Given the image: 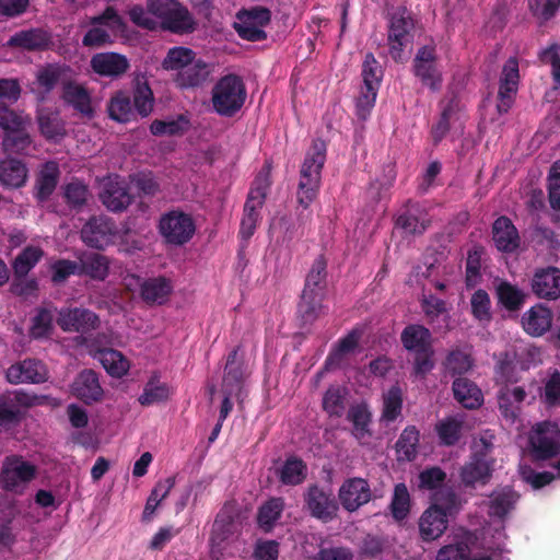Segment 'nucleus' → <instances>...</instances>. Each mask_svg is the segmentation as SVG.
Returning a JSON list of instances; mask_svg holds the SVG:
<instances>
[{
  "label": "nucleus",
  "mask_w": 560,
  "mask_h": 560,
  "mask_svg": "<svg viewBox=\"0 0 560 560\" xmlns=\"http://www.w3.org/2000/svg\"><path fill=\"white\" fill-rule=\"evenodd\" d=\"M530 285L537 298L548 301L557 300L560 298V269L551 266L537 269Z\"/></svg>",
  "instance_id": "20"
},
{
  "label": "nucleus",
  "mask_w": 560,
  "mask_h": 560,
  "mask_svg": "<svg viewBox=\"0 0 560 560\" xmlns=\"http://www.w3.org/2000/svg\"><path fill=\"white\" fill-rule=\"evenodd\" d=\"M551 324L552 313L548 307L542 306L541 304L530 307L522 316V326L524 330L533 337L542 336L550 329Z\"/></svg>",
  "instance_id": "28"
},
{
  "label": "nucleus",
  "mask_w": 560,
  "mask_h": 560,
  "mask_svg": "<svg viewBox=\"0 0 560 560\" xmlns=\"http://www.w3.org/2000/svg\"><path fill=\"white\" fill-rule=\"evenodd\" d=\"M175 486V477L171 476L167 477L164 480H160L155 483L154 488L152 489L144 510H143V520L149 521L152 516V514L155 512L160 503L167 498L171 490Z\"/></svg>",
  "instance_id": "52"
},
{
  "label": "nucleus",
  "mask_w": 560,
  "mask_h": 560,
  "mask_svg": "<svg viewBox=\"0 0 560 560\" xmlns=\"http://www.w3.org/2000/svg\"><path fill=\"white\" fill-rule=\"evenodd\" d=\"M89 196L88 186L78 179L71 180L63 187V197L72 209H81L86 203Z\"/></svg>",
  "instance_id": "60"
},
{
  "label": "nucleus",
  "mask_w": 560,
  "mask_h": 560,
  "mask_svg": "<svg viewBox=\"0 0 560 560\" xmlns=\"http://www.w3.org/2000/svg\"><path fill=\"white\" fill-rule=\"evenodd\" d=\"M234 28L237 35L248 42H261L267 38L264 27L271 21V12L265 7H253L237 13Z\"/></svg>",
  "instance_id": "8"
},
{
  "label": "nucleus",
  "mask_w": 560,
  "mask_h": 560,
  "mask_svg": "<svg viewBox=\"0 0 560 560\" xmlns=\"http://www.w3.org/2000/svg\"><path fill=\"white\" fill-rule=\"evenodd\" d=\"M34 474V466L22 457H8L3 463L0 482L8 491L21 492Z\"/></svg>",
  "instance_id": "14"
},
{
  "label": "nucleus",
  "mask_w": 560,
  "mask_h": 560,
  "mask_svg": "<svg viewBox=\"0 0 560 560\" xmlns=\"http://www.w3.org/2000/svg\"><path fill=\"white\" fill-rule=\"evenodd\" d=\"M471 314L479 322L491 320V301L487 291L479 289L470 299Z\"/></svg>",
  "instance_id": "64"
},
{
  "label": "nucleus",
  "mask_w": 560,
  "mask_h": 560,
  "mask_svg": "<svg viewBox=\"0 0 560 560\" xmlns=\"http://www.w3.org/2000/svg\"><path fill=\"white\" fill-rule=\"evenodd\" d=\"M347 420L352 423L351 434L360 445H365L372 438V413L366 404H357L349 408Z\"/></svg>",
  "instance_id": "27"
},
{
  "label": "nucleus",
  "mask_w": 560,
  "mask_h": 560,
  "mask_svg": "<svg viewBox=\"0 0 560 560\" xmlns=\"http://www.w3.org/2000/svg\"><path fill=\"white\" fill-rule=\"evenodd\" d=\"M492 241L501 253H514L521 245V237L512 220L501 215L492 223Z\"/></svg>",
  "instance_id": "23"
},
{
  "label": "nucleus",
  "mask_w": 560,
  "mask_h": 560,
  "mask_svg": "<svg viewBox=\"0 0 560 560\" xmlns=\"http://www.w3.org/2000/svg\"><path fill=\"white\" fill-rule=\"evenodd\" d=\"M108 116L118 122H129L136 119L132 102L126 91H117L107 105Z\"/></svg>",
  "instance_id": "39"
},
{
  "label": "nucleus",
  "mask_w": 560,
  "mask_h": 560,
  "mask_svg": "<svg viewBox=\"0 0 560 560\" xmlns=\"http://www.w3.org/2000/svg\"><path fill=\"white\" fill-rule=\"evenodd\" d=\"M327 259L324 255H319L312 264L310 271L306 275L305 283L302 292L318 294L325 296L327 287Z\"/></svg>",
  "instance_id": "37"
},
{
  "label": "nucleus",
  "mask_w": 560,
  "mask_h": 560,
  "mask_svg": "<svg viewBox=\"0 0 560 560\" xmlns=\"http://www.w3.org/2000/svg\"><path fill=\"white\" fill-rule=\"evenodd\" d=\"M35 266V248L26 247L13 261L14 282L12 290L15 294L26 295L34 287V280H26L28 272Z\"/></svg>",
  "instance_id": "24"
},
{
  "label": "nucleus",
  "mask_w": 560,
  "mask_h": 560,
  "mask_svg": "<svg viewBox=\"0 0 560 560\" xmlns=\"http://www.w3.org/2000/svg\"><path fill=\"white\" fill-rule=\"evenodd\" d=\"M411 500L408 488L405 483H397L394 487V493L389 504L393 518L396 522H402L410 513Z\"/></svg>",
  "instance_id": "53"
},
{
  "label": "nucleus",
  "mask_w": 560,
  "mask_h": 560,
  "mask_svg": "<svg viewBox=\"0 0 560 560\" xmlns=\"http://www.w3.org/2000/svg\"><path fill=\"white\" fill-rule=\"evenodd\" d=\"M246 97V85L243 79L234 73L223 75L212 88V106L222 117H233L244 106Z\"/></svg>",
  "instance_id": "3"
},
{
  "label": "nucleus",
  "mask_w": 560,
  "mask_h": 560,
  "mask_svg": "<svg viewBox=\"0 0 560 560\" xmlns=\"http://www.w3.org/2000/svg\"><path fill=\"white\" fill-rule=\"evenodd\" d=\"M90 66L93 72L101 77L117 79L129 70L130 62L125 55L106 51L92 56Z\"/></svg>",
  "instance_id": "18"
},
{
  "label": "nucleus",
  "mask_w": 560,
  "mask_h": 560,
  "mask_svg": "<svg viewBox=\"0 0 560 560\" xmlns=\"http://www.w3.org/2000/svg\"><path fill=\"white\" fill-rule=\"evenodd\" d=\"M171 293L172 283L163 276L149 278L140 287V295L148 304H162Z\"/></svg>",
  "instance_id": "36"
},
{
  "label": "nucleus",
  "mask_w": 560,
  "mask_h": 560,
  "mask_svg": "<svg viewBox=\"0 0 560 560\" xmlns=\"http://www.w3.org/2000/svg\"><path fill=\"white\" fill-rule=\"evenodd\" d=\"M387 45L392 59L405 60L404 50L411 45L415 37V20L405 7H398L387 15Z\"/></svg>",
  "instance_id": "4"
},
{
  "label": "nucleus",
  "mask_w": 560,
  "mask_h": 560,
  "mask_svg": "<svg viewBox=\"0 0 560 560\" xmlns=\"http://www.w3.org/2000/svg\"><path fill=\"white\" fill-rule=\"evenodd\" d=\"M400 341L408 352L416 353L432 347V335L423 325L409 324L402 329Z\"/></svg>",
  "instance_id": "32"
},
{
  "label": "nucleus",
  "mask_w": 560,
  "mask_h": 560,
  "mask_svg": "<svg viewBox=\"0 0 560 560\" xmlns=\"http://www.w3.org/2000/svg\"><path fill=\"white\" fill-rule=\"evenodd\" d=\"M404 395L399 385H393L383 394V409L381 420L385 422H394L402 411Z\"/></svg>",
  "instance_id": "48"
},
{
  "label": "nucleus",
  "mask_w": 560,
  "mask_h": 560,
  "mask_svg": "<svg viewBox=\"0 0 560 560\" xmlns=\"http://www.w3.org/2000/svg\"><path fill=\"white\" fill-rule=\"evenodd\" d=\"M396 228L409 235H421L430 225L428 213L418 202L408 200L395 221Z\"/></svg>",
  "instance_id": "19"
},
{
  "label": "nucleus",
  "mask_w": 560,
  "mask_h": 560,
  "mask_svg": "<svg viewBox=\"0 0 560 560\" xmlns=\"http://www.w3.org/2000/svg\"><path fill=\"white\" fill-rule=\"evenodd\" d=\"M489 515L503 520L514 510L520 494L510 486L495 488L490 494Z\"/></svg>",
  "instance_id": "31"
},
{
  "label": "nucleus",
  "mask_w": 560,
  "mask_h": 560,
  "mask_svg": "<svg viewBox=\"0 0 560 560\" xmlns=\"http://www.w3.org/2000/svg\"><path fill=\"white\" fill-rule=\"evenodd\" d=\"M520 70L518 60L510 57L502 68L499 80L497 110L499 114H506L514 104L518 90Z\"/></svg>",
  "instance_id": "12"
},
{
  "label": "nucleus",
  "mask_w": 560,
  "mask_h": 560,
  "mask_svg": "<svg viewBox=\"0 0 560 560\" xmlns=\"http://www.w3.org/2000/svg\"><path fill=\"white\" fill-rule=\"evenodd\" d=\"M450 515L435 506H429L419 518V533L424 541L441 537L448 526Z\"/></svg>",
  "instance_id": "26"
},
{
  "label": "nucleus",
  "mask_w": 560,
  "mask_h": 560,
  "mask_svg": "<svg viewBox=\"0 0 560 560\" xmlns=\"http://www.w3.org/2000/svg\"><path fill=\"white\" fill-rule=\"evenodd\" d=\"M378 90L380 88L372 86L371 84H363L361 88L355 102V112L360 119L365 120L370 116L371 110L375 105Z\"/></svg>",
  "instance_id": "62"
},
{
  "label": "nucleus",
  "mask_w": 560,
  "mask_h": 560,
  "mask_svg": "<svg viewBox=\"0 0 560 560\" xmlns=\"http://www.w3.org/2000/svg\"><path fill=\"white\" fill-rule=\"evenodd\" d=\"M117 233L115 222L105 215L92 217L81 230L82 241L92 248L104 249L114 242Z\"/></svg>",
  "instance_id": "11"
},
{
  "label": "nucleus",
  "mask_w": 560,
  "mask_h": 560,
  "mask_svg": "<svg viewBox=\"0 0 560 560\" xmlns=\"http://www.w3.org/2000/svg\"><path fill=\"white\" fill-rule=\"evenodd\" d=\"M296 197V206L294 208L295 213V222L299 229L302 230V235L304 234V229L311 225L313 221V211L311 209V205L318 198V196L313 195H302L295 192Z\"/></svg>",
  "instance_id": "58"
},
{
  "label": "nucleus",
  "mask_w": 560,
  "mask_h": 560,
  "mask_svg": "<svg viewBox=\"0 0 560 560\" xmlns=\"http://www.w3.org/2000/svg\"><path fill=\"white\" fill-rule=\"evenodd\" d=\"M412 72L422 86L431 92H438L442 88L443 77L438 67L435 46L424 45L420 47L412 60Z\"/></svg>",
  "instance_id": "7"
},
{
  "label": "nucleus",
  "mask_w": 560,
  "mask_h": 560,
  "mask_svg": "<svg viewBox=\"0 0 560 560\" xmlns=\"http://www.w3.org/2000/svg\"><path fill=\"white\" fill-rule=\"evenodd\" d=\"M326 143L320 139L313 141L300 168L298 194L318 196L322 186V171L326 162Z\"/></svg>",
  "instance_id": "5"
},
{
  "label": "nucleus",
  "mask_w": 560,
  "mask_h": 560,
  "mask_svg": "<svg viewBox=\"0 0 560 560\" xmlns=\"http://www.w3.org/2000/svg\"><path fill=\"white\" fill-rule=\"evenodd\" d=\"M454 398L466 409H477L483 402L480 388L466 377H457L453 382Z\"/></svg>",
  "instance_id": "33"
},
{
  "label": "nucleus",
  "mask_w": 560,
  "mask_h": 560,
  "mask_svg": "<svg viewBox=\"0 0 560 560\" xmlns=\"http://www.w3.org/2000/svg\"><path fill=\"white\" fill-rule=\"evenodd\" d=\"M102 203L112 212L126 210L133 201L128 183L116 176L108 178L100 192Z\"/></svg>",
  "instance_id": "16"
},
{
  "label": "nucleus",
  "mask_w": 560,
  "mask_h": 560,
  "mask_svg": "<svg viewBox=\"0 0 560 560\" xmlns=\"http://www.w3.org/2000/svg\"><path fill=\"white\" fill-rule=\"evenodd\" d=\"M158 230L164 244L183 246L194 237L196 223L191 214L180 209H172L161 214Z\"/></svg>",
  "instance_id": "6"
},
{
  "label": "nucleus",
  "mask_w": 560,
  "mask_h": 560,
  "mask_svg": "<svg viewBox=\"0 0 560 560\" xmlns=\"http://www.w3.org/2000/svg\"><path fill=\"white\" fill-rule=\"evenodd\" d=\"M363 84L380 88L383 79V68L372 52L364 56L362 63Z\"/></svg>",
  "instance_id": "63"
},
{
  "label": "nucleus",
  "mask_w": 560,
  "mask_h": 560,
  "mask_svg": "<svg viewBox=\"0 0 560 560\" xmlns=\"http://www.w3.org/2000/svg\"><path fill=\"white\" fill-rule=\"evenodd\" d=\"M498 302L508 311L516 312L521 310L525 302V294L516 285L508 281H502L495 289Z\"/></svg>",
  "instance_id": "49"
},
{
  "label": "nucleus",
  "mask_w": 560,
  "mask_h": 560,
  "mask_svg": "<svg viewBox=\"0 0 560 560\" xmlns=\"http://www.w3.org/2000/svg\"><path fill=\"white\" fill-rule=\"evenodd\" d=\"M348 392L339 385H331L324 393L322 407L330 418H341L346 411Z\"/></svg>",
  "instance_id": "45"
},
{
  "label": "nucleus",
  "mask_w": 560,
  "mask_h": 560,
  "mask_svg": "<svg viewBox=\"0 0 560 560\" xmlns=\"http://www.w3.org/2000/svg\"><path fill=\"white\" fill-rule=\"evenodd\" d=\"M241 347L233 348L228 357L222 380V392L238 396L245 380L244 360L238 358Z\"/></svg>",
  "instance_id": "22"
},
{
  "label": "nucleus",
  "mask_w": 560,
  "mask_h": 560,
  "mask_svg": "<svg viewBox=\"0 0 560 560\" xmlns=\"http://www.w3.org/2000/svg\"><path fill=\"white\" fill-rule=\"evenodd\" d=\"M304 506L312 517L323 523H329L338 516L339 504L334 493L318 485L308 486L304 493Z\"/></svg>",
  "instance_id": "10"
},
{
  "label": "nucleus",
  "mask_w": 560,
  "mask_h": 560,
  "mask_svg": "<svg viewBox=\"0 0 560 560\" xmlns=\"http://www.w3.org/2000/svg\"><path fill=\"white\" fill-rule=\"evenodd\" d=\"M26 125L27 120L22 115L0 107V127L5 131L2 145L5 151L19 153L30 144Z\"/></svg>",
  "instance_id": "9"
},
{
  "label": "nucleus",
  "mask_w": 560,
  "mask_h": 560,
  "mask_svg": "<svg viewBox=\"0 0 560 560\" xmlns=\"http://www.w3.org/2000/svg\"><path fill=\"white\" fill-rule=\"evenodd\" d=\"M163 31L177 35L190 34L196 30L197 23L187 8L179 1L174 5L164 22H160Z\"/></svg>",
  "instance_id": "30"
},
{
  "label": "nucleus",
  "mask_w": 560,
  "mask_h": 560,
  "mask_svg": "<svg viewBox=\"0 0 560 560\" xmlns=\"http://www.w3.org/2000/svg\"><path fill=\"white\" fill-rule=\"evenodd\" d=\"M420 441V432L415 425L406 427L400 433L396 444V453L398 459L412 462L418 455V445Z\"/></svg>",
  "instance_id": "42"
},
{
  "label": "nucleus",
  "mask_w": 560,
  "mask_h": 560,
  "mask_svg": "<svg viewBox=\"0 0 560 560\" xmlns=\"http://www.w3.org/2000/svg\"><path fill=\"white\" fill-rule=\"evenodd\" d=\"M338 498L342 508L352 513L371 501L372 490L366 479L348 478L340 486Z\"/></svg>",
  "instance_id": "15"
},
{
  "label": "nucleus",
  "mask_w": 560,
  "mask_h": 560,
  "mask_svg": "<svg viewBox=\"0 0 560 560\" xmlns=\"http://www.w3.org/2000/svg\"><path fill=\"white\" fill-rule=\"evenodd\" d=\"M27 178L25 165L14 159H5L0 162V183L10 188L23 186Z\"/></svg>",
  "instance_id": "40"
},
{
  "label": "nucleus",
  "mask_w": 560,
  "mask_h": 560,
  "mask_svg": "<svg viewBox=\"0 0 560 560\" xmlns=\"http://www.w3.org/2000/svg\"><path fill=\"white\" fill-rule=\"evenodd\" d=\"M483 249L475 246L469 249L466 258V277L465 283L467 288H475L481 281V256Z\"/></svg>",
  "instance_id": "56"
},
{
  "label": "nucleus",
  "mask_w": 560,
  "mask_h": 560,
  "mask_svg": "<svg viewBox=\"0 0 560 560\" xmlns=\"http://www.w3.org/2000/svg\"><path fill=\"white\" fill-rule=\"evenodd\" d=\"M97 359L106 372L114 377H122L129 371V361L118 350L107 348L97 352Z\"/></svg>",
  "instance_id": "44"
},
{
  "label": "nucleus",
  "mask_w": 560,
  "mask_h": 560,
  "mask_svg": "<svg viewBox=\"0 0 560 560\" xmlns=\"http://www.w3.org/2000/svg\"><path fill=\"white\" fill-rule=\"evenodd\" d=\"M133 103L132 107L141 117H148L154 106L152 89L144 74H137L133 79Z\"/></svg>",
  "instance_id": "34"
},
{
  "label": "nucleus",
  "mask_w": 560,
  "mask_h": 560,
  "mask_svg": "<svg viewBox=\"0 0 560 560\" xmlns=\"http://www.w3.org/2000/svg\"><path fill=\"white\" fill-rule=\"evenodd\" d=\"M269 170L259 172L254 178L243 209V217L238 235L247 242L255 233L260 220L262 209L271 187Z\"/></svg>",
  "instance_id": "1"
},
{
  "label": "nucleus",
  "mask_w": 560,
  "mask_h": 560,
  "mask_svg": "<svg viewBox=\"0 0 560 560\" xmlns=\"http://www.w3.org/2000/svg\"><path fill=\"white\" fill-rule=\"evenodd\" d=\"M61 100L85 116L93 115L91 95L88 89L78 83L73 78L62 89Z\"/></svg>",
  "instance_id": "29"
},
{
  "label": "nucleus",
  "mask_w": 560,
  "mask_h": 560,
  "mask_svg": "<svg viewBox=\"0 0 560 560\" xmlns=\"http://www.w3.org/2000/svg\"><path fill=\"white\" fill-rule=\"evenodd\" d=\"M197 58L196 51L184 46H175L168 49L162 61L165 71L179 73Z\"/></svg>",
  "instance_id": "46"
},
{
  "label": "nucleus",
  "mask_w": 560,
  "mask_h": 560,
  "mask_svg": "<svg viewBox=\"0 0 560 560\" xmlns=\"http://www.w3.org/2000/svg\"><path fill=\"white\" fill-rule=\"evenodd\" d=\"M37 125L40 133L55 143L60 142L66 136L65 124L58 116H39Z\"/></svg>",
  "instance_id": "57"
},
{
  "label": "nucleus",
  "mask_w": 560,
  "mask_h": 560,
  "mask_svg": "<svg viewBox=\"0 0 560 560\" xmlns=\"http://www.w3.org/2000/svg\"><path fill=\"white\" fill-rule=\"evenodd\" d=\"M284 510V500L280 497L270 498L257 512L258 526L265 532L269 533L275 527L278 520L281 517Z\"/></svg>",
  "instance_id": "43"
},
{
  "label": "nucleus",
  "mask_w": 560,
  "mask_h": 560,
  "mask_svg": "<svg viewBox=\"0 0 560 560\" xmlns=\"http://www.w3.org/2000/svg\"><path fill=\"white\" fill-rule=\"evenodd\" d=\"M73 78V70L65 63H48L37 73V84L51 91L57 84L66 86Z\"/></svg>",
  "instance_id": "35"
},
{
  "label": "nucleus",
  "mask_w": 560,
  "mask_h": 560,
  "mask_svg": "<svg viewBox=\"0 0 560 560\" xmlns=\"http://www.w3.org/2000/svg\"><path fill=\"white\" fill-rule=\"evenodd\" d=\"M277 476L284 486H299L307 477V465L302 458L291 455L278 469Z\"/></svg>",
  "instance_id": "38"
},
{
  "label": "nucleus",
  "mask_w": 560,
  "mask_h": 560,
  "mask_svg": "<svg viewBox=\"0 0 560 560\" xmlns=\"http://www.w3.org/2000/svg\"><path fill=\"white\" fill-rule=\"evenodd\" d=\"M59 176L60 171L56 162L49 161L45 163L40 171L39 185L37 187V199H46L54 192Z\"/></svg>",
  "instance_id": "54"
},
{
  "label": "nucleus",
  "mask_w": 560,
  "mask_h": 560,
  "mask_svg": "<svg viewBox=\"0 0 560 560\" xmlns=\"http://www.w3.org/2000/svg\"><path fill=\"white\" fill-rule=\"evenodd\" d=\"M57 324L63 331L88 334L100 326V317L83 307H66L58 313Z\"/></svg>",
  "instance_id": "13"
},
{
  "label": "nucleus",
  "mask_w": 560,
  "mask_h": 560,
  "mask_svg": "<svg viewBox=\"0 0 560 560\" xmlns=\"http://www.w3.org/2000/svg\"><path fill=\"white\" fill-rule=\"evenodd\" d=\"M71 390L72 395L85 405L101 401L104 395L98 374L91 369L83 370L77 375Z\"/></svg>",
  "instance_id": "17"
},
{
  "label": "nucleus",
  "mask_w": 560,
  "mask_h": 560,
  "mask_svg": "<svg viewBox=\"0 0 560 560\" xmlns=\"http://www.w3.org/2000/svg\"><path fill=\"white\" fill-rule=\"evenodd\" d=\"M80 276H89L95 280H104L108 275V260L98 253H86L79 258Z\"/></svg>",
  "instance_id": "41"
},
{
  "label": "nucleus",
  "mask_w": 560,
  "mask_h": 560,
  "mask_svg": "<svg viewBox=\"0 0 560 560\" xmlns=\"http://www.w3.org/2000/svg\"><path fill=\"white\" fill-rule=\"evenodd\" d=\"M431 505L452 516L458 511V497L452 488L442 487L433 492Z\"/></svg>",
  "instance_id": "61"
},
{
  "label": "nucleus",
  "mask_w": 560,
  "mask_h": 560,
  "mask_svg": "<svg viewBox=\"0 0 560 560\" xmlns=\"http://www.w3.org/2000/svg\"><path fill=\"white\" fill-rule=\"evenodd\" d=\"M168 397V385L160 382L159 376L153 375L144 385L143 393L139 396L138 401L142 406H151L153 404L166 401Z\"/></svg>",
  "instance_id": "51"
},
{
  "label": "nucleus",
  "mask_w": 560,
  "mask_h": 560,
  "mask_svg": "<svg viewBox=\"0 0 560 560\" xmlns=\"http://www.w3.org/2000/svg\"><path fill=\"white\" fill-rule=\"evenodd\" d=\"M492 451L493 444L486 438L474 444L469 460L459 470V478L465 488L485 486L490 481L495 464Z\"/></svg>",
  "instance_id": "2"
},
{
  "label": "nucleus",
  "mask_w": 560,
  "mask_h": 560,
  "mask_svg": "<svg viewBox=\"0 0 560 560\" xmlns=\"http://www.w3.org/2000/svg\"><path fill=\"white\" fill-rule=\"evenodd\" d=\"M435 431L442 445L453 446L460 439L462 422L453 417H448L435 425Z\"/></svg>",
  "instance_id": "55"
},
{
  "label": "nucleus",
  "mask_w": 560,
  "mask_h": 560,
  "mask_svg": "<svg viewBox=\"0 0 560 560\" xmlns=\"http://www.w3.org/2000/svg\"><path fill=\"white\" fill-rule=\"evenodd\" d=\"M213 71V66L201 58H196L179 73H175L173 81L182 90H194L203 86Z\"/></svg>",
  "instance_id": "21"
},
{
  "label": "nucleus",
  "mask_w": 560,
  "mask_h": 560,
  "mask_svg": "<svg viewBox=\"0 0 560 560\" xmlns=\"http://www.w3.org/2000/svg\"><path fill=\"white\" fill-rule=\"evenodd\" d=\"M324 298V295L318 294L301 293L296 314L304 325L313 324L318 318L323 310Z\"/></svg>",
  "instance_id": "47"
},
{
  "label": "nucleus",
  "mask_w": 560,
  "mask_h": 560,
  "mask_svg": "<svg viewBox=\"0 0 560 560\" xmlns=\"http://www.w3.org/2000/svg\"><path fill=\"white\" fill-rule=\"evenodd\" d=\"M474 364L470 354L460 349H454L447 353L443 361V370L445 375L452 377L460 376L467 373Z\"/></svg>",
  "instance_id": "50"
},
{
  "label": "nucleus",
  "mask_w": 560,
  "mask_h": 560,
  "mask_svg": "<svg viewBox=\"0 0 560 560\" xmlns=\"http://www.w3.org/2000/svg\"><path fill=\"white\" fill-rule=\"evenodd\" d=\"M527 393L522 386H502L497 394L498 406L505 421L514 423L521 413V406Z\"/></svg>",
  "instance_id": "25"
},
{
  "label": "nucleus",
  "mask_w": 560,
  "mask_h": 560,
  "mask_svg": "<svg viewBox=\"0 0 560 560\" xmlns=\"http://www.w3.org/2000/svg\"><path fill=\"white\" fill-rule=\"evenodd\" d=\"M7 380L12 384H32L35 382V361L23 360L7 370Z\"/></svg>",
  "instance_id": "59"
}]
</instances>
